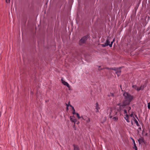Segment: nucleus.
I'll return each instance as SVG.
<instances>
[{
    "label": "nucleus",
    "instance_id": "nucleus-1",
    "mask_svg": "<svg viewBox=\"0 0 150 150\" xmlns=\"http://www.w3.org/2000/svg\"><path fill=\"white\" fill-rule=\"evenodd\" d=\"M123 95L124 97V99L123 101V104L121 105L120 104L118 105V106L120 108L121 106H125L129 104L133 98V96L127 92H124Z\"/></svg>",
    "mask_w": 150,
    "mask_h": 150
},
{
    "label": "nucleus",
    "instance_id": "nucleus-2",
    "mask_svg": "<svg viewBox=\"0 0 150 150\" xmlns=\"http://www.w3.org/2000/svg\"><path fill=\"white\" fill-rule=\"evenodd\" d=\"M124 114L126 115V116L125 118L127 122H129V121L128 120L129 119L131 120V122H133L134 121V122H138L137 119L138 120H139L137 115L132 114L130 115L129 116L127 114V110L124 109Z\"/></svg>",
    "mask_w": 150,
    "mask_h": 150
},
{
    "label": "nucleus",
    "instance_id": "nucleus-3",
    "mask_svg": "<svg viewBox=\"0 0 150 150\" xmlns=\"http://www.w3.org/2000/svg\"><path fill=\"white\" fill-rule=\"evenodd\" d=\"M121 110L120 108L119 107V109L117 110L116 109L111 110L110 114V117L112 118V121H117L118 120V117L116 115L117 112V111Z\"/></svg>",
    "mask_w": 150,
    "mask_h": 150
},
{
    "label": "nucleus",
    "instance_id": "nucleus-4",
    "mask_svg": "<svg viewBox=\"0 0 150 150\" xmlns=\"http://www.w3.org/2000/svg\"><path fill=\"white\" fill-rule=\"evenodd\" d=\"M88 35H86L83 37L79 41V44L80 45L84 43L88 39Z\"/></svg>",
    "mask_w": 150,
    "mask_h": 150
},
{
    "label": "nucleus",
    "instance_id": "nucleus-5",
    "mask_svg": "<svg viewBox=\"0 0 150 150\" xmlns=\"http://www.w3.org/2000/svg\"><path fill=\"white\" fill-rule=\"evenodd\" d=\"M112 69L115 71L116 73L117 74L118 76H119L121 72L120 68H114L111 69Z\"/></svg>",
    "mask_w": 150,
    "mask_h": 150
},
{
    "label": "nucleus",
    "instance_id": "nucleus-6",
    "mask_svg": "<svg viewBox=\"0 0 150 150\" xmlns=\"http://www.w3.org/2000/svg\"><path fill=\"white\" fill-rule=\"evenodd\" d=\"M81 117L83 120L86 121V122H89L90 121V119L86 116H82Z\"/></svg>",
    "mask_w": 150,
    "mask_h": 150
},
{
    "label": "nucleus",
    "instance_id": "nucleus-7",
    "mask_svg": "<svg viewBox=\"0 0 150 150\" xmlns=\"http://www.w3.org/2000/svg\"><path fill=\"white\" fill-rule=\"evenodd\" d=\"M139 144H141L144 143V144H145V141L144 140V139L143 137H141V138H139L138 140Z\"/></svg>",
    "mask_w": 150,
    "mask_h": 150
},
{
    "label": "nucleus",
    "instance_id": "nucleus-8",
    "mask_svg": "<svg viewBox=\"0 0 150 150\" xmlns=\"http://www.w3.org/2000/svg\"><path fill=\"white\" fill-rule=\"evenodd\" d=\"M131 139L132 141V142H133V144H134V146L133 147V149H134L135 150H137V147L136 146V144H135L134 140L132 138H131Z\"/></svg>",
    "mask_w": 150,
    "mask_h": 150
},
{
    "label": "nucleus",
    "instance_id": "nucleus-9",
    "mask_svg": "<svg viewBox=\"0 0 150 150\" xmlns=\"http://www.w3.org/2000/svg\"><path fill=\"white\" fill-rule=\"evenodd\" d=\"M62 83L65 85L67 87H69V85L68 83L63 80H62Z\"/></svg>",
    "mask_w": 150,
    "mask_h": 150
},
{
    "label": "nucleus",
    "instance_id": "nucleus-10",
    "mask_svg": "<svg viewBox=\"0 0 150 150\" xmlns=\"http://www.w3.org/2000/svg\"><path fill=\"white\" fill-rule=\"evenodd\" d=\"M145 87V86L144 85H142L140 87H138V91H139L140 90H143L144 88Z\"/></svg>",
    "mask_w": 150,
    "mask_h": 150
},
{
    "label": "nucleus",
    "instance_id": "nucleus-11",
    "mask_svg": "<svg viewBox=\"0 0 150 150\" xmlns=\"http://www.w3.org/2000/svg\"><path fill=\"white\" fill-rule=\"evenodd\" d=\"M73 146L74 148V150H79V148L78 145L74 144L73 145Z\"/></svg>",
    "mask_w": 150,
    "mask_h": 150
},
{
    "label": "nucleus",
    "instance_id": "nucleus-12",
    "mask_svg": "<svg viewBox=\"0 0 150 150\" xmlns=\"http://www.w3.org/2000/svg\"><path fill=\"white\" fill-rule=\"evenodd\" d=\"M132 87L133 88L136 90L137 91H138V87L136 85H132Z\"/></svg>",
    "mask_w": 150,
    "mask_h": 150
},
{
    "label": "nucleus",
    "instance_id": "nucleus-13",
    "mask_svg": "<svg viewBox=\"0 0 150 150\" xmlns=\"http://www.w3.org/2000/svg\"><path fill=\"white\" fill-rule=\"evenodd\" d=\"M108 45L109 44H106V43H105L104 44H102L101 45L103 47H105L107 46H108Z\"/></svg>",
    "mask_w": 150,
    "mask_h": 150
},
{
    "label": "nucleus",
    "instance_id": "nucleus-14",
    "mask_svg": "<svg viewBox=\"0 0 150 150\" xmlns=\"http://www.w3.org/2000/svg\"><path fill=\"white\" fill-rule=\"evenodd\" d=\"M96 110L99 109H100V108L99 107L97 103H96Z\"/></svg>",
    "mask_w": 150,
    "mask_h": 150
},
{
    "label": "nucleus",
    "instance_id": "nucleus-15",
    "mask_svg": "<svg viewBox=\"0 0 150 150\" xmlns=\"http://www.w3.org/2000/svg\"><path fill=\"white\" fill-rule=\"evenodd\" d=\"M76 114L77 117L79 119H80L81 118H82L81 116V117L80 116H79V114L78 113H76Z\"/></svg>",
    "mask_w": 150,
    "mask_h": 150
},
{
    "label": "nucleus",
    "instance_id": "nucleus-16",
    "mask_svg": "<svg viewBox=\"0 0 150 150\" xmlns=\"http://www.w3.org/2000/svg\"><path fill=\"white\" fill-rule=\"evenodd\" d=\"M110 41H109V40L108 39H107V40L105 42L106 44H109L110 43Z\"/></svg>",
    "mask_w": 150,
    "mask_h": 150
},
{
    "label": "nucleus",
    "instance_id": "nucleus-17",
    "mask_svg": "<svg viewBox=\"0 0 150 150\" xmlns=\"http://www.w3.org/2000/svg\"><path fill=\"white\" fill-rule=\"evenodd\" d=\"M72 109V110H73V112H72V113L73 114H76V112H75V110L74 109V108H73V109Z\"/></svg>",
    "mask_w": 150,
    "mask_h": 150
},
{
    "label": "nucleus",
    "instance_id": "nucleus-18",
    "mask_svg": "<svg viewBox=\"0 0 150 150\" xmlns=\"http://www.w3.org/2000/svg\"><path fill=\"white\" fill-rule=\"evenodd\" d=\"M126 108H127V110H128V112H129V110H130L131 109V108L130 107H129V106H127V107Z\"/></svg>",
    "mask_w": 150,
    "mask_h": 150
},
{
    "label": "nucleus",
    "instance_id": "nucleus-19",
    "mask_svg": "<svg viewBox=\"0 0 150 150\" xmlns=\"http://www.w3.org/2000/svg\"><path fill=\"white\" fill-rule=\"evenodd\" d=\"M108 96H113V93H110V94L108 95Z\"/></svg>",
    "mask_w": 150,
    "mask_h": 150
},
{
    "label": "nucleus",
    "instance_id": "nucleus-20",
    "mask_svg": "<svg viewBox=\"0 0 150 150\" xmlns=\"http://www.w3.org/2000/svg\"><path fill=\"white\" fill-rule=\"evenodd\" d=\"M69 103H70V102H69V104H67V103H65L66 106L67 107H69Z\"/></svg>",
    "mask_w": 150,
    "mask_h": 150
},
{
    "label": "nucleus",
    "instance_id": "nucleus-21",
    "mask_svg": "<svg viewBox=\"0 0 150 150\" xmlns=\"http://www.w3.org/2000/svg\"><path fill=\"white\" fill-rule=\"evenodd\" d=\"M6 2L7 3H9L10 2V0H6Z\"/></svg>",
    "mask_w": 150,
    "mask_h": 150
},
{
    "label": "nucleus",
    "instance_id": "nucleus-22",
    "mask_svg": "<svg viewBox=\"0 0 150 150\" xmlns=\"http://www.w3.org/2000/svg\"><path fill=\"white\" fill-rule=\"evenodd\" d=\"M135 123H136V125L137 126H139V122H135Z\"/></svg>",
    "mask_w": 150,
    "mask_h": 150
},
{
    "label": "nucleus",
    "instance_id": "nucleus-23",
    "mask_svg": "<svg viewBox=\"0 0 150 150\" xmlns=\"http://www.w3.org/2000/svg\"><path fill=\"white\" fill-rule=\"evenodd\" d=\"M108 45L110 47H111L112 46V44H109V45Z\"/></svg>",
    "mask_w": 150,
    "mask_h": 150
},
{
    "label": "nucleus",
    "instance_id": "nucleus-24",
    "mask_svg": "<svg viewBox=\"0 0 150 150\" xmlns=\"http://www.w3.org/2000/svg\"><path fill=\"white\" fill-rule=\"evenodd\" d=\"M69 106L72 108V109H73V108H74L70 104H69Z\"/></svg>",
    "mask_w": 150,
    "mask_h": 150
},
{
    "label": "nucleus",
    "instance_id": "nucleus-25",
    "mask_svg": "<svg viewBox=\"0 0 150 150\" xmlns=\"http://www.w3.org/2000/svg\"><path fill=\"white\" fill-rule=\"evenodd\" d=\"M66 110L67 111L68 110V107H66Z\"/></svg>",
    "mask_w": 150,
    "mask_h": 150
},
{
    "label": "nucleus",
    "instance_id": "nucleus-26",
    "mask_svg": "<svg viewBox=\"0 0 150 150\" xmlns=\"http://www.w3.org/2000/svg\"><path fill=\"white\" fill-rule=\"evenodd\" d=\"M138 130L139 129L140 130H141V127H139L138 128Z\"/></svg>",
    "mask_w": 150,
    "mask_h": 150
},
{
    "label": "nucleus",
    "instance_id": "nucleus-27",
    "mask_svg": "<svg viewBox=\"0 0 150 150\" xmlns=\"http://www.w3.org/2000/svg\"><path fill=\"white\" fill-rule=\"evenodd\" d=\"M96 112H98V109L96 110Z\"/></svg>",
    "mask_w": 150,
    "mask_h": 150
},
{
    "label": "nucleus",
    "instance_id": "nucleus-28",
    "mask_svg": "<svg viewBox=\"0 0 150 150\" xmlns=\"http://www.w3.org/2000/svg\"><path fill=\"white\" fill-rule=\"evenodd\" d=\"M115 39H113V40L112 42H114L115 41Z\"/></svg>",
    "mask_w": 150,
    "mask_h": 150
},
{
    "label": "nucleus",
    "instance_id": "nucleus-29",
    "mask_svg": "<svg viewBox=\"0 0 150 150\" xmlns=\"http://www.w3.org/2000/svg\"><path fill=\"white\" fill-rule=\"evenodd\" d=\"M137 132H138V133H139V130H138V129H137Z\"/></svg>",
    "mask_w": 150,
    "mask_h": 150
},
{
    "label": "nucleus",
    "instance_id": "nucleus-30",
    "mask_svg": "<svg viewBox=\"0 0 150 150\" xmlns=\"http://www.w3.org/2000/svg\"><path fill=\"white\" fill-rule=\"evenodd\" d=\"M113 42L112 41V42H111V43H110V44H112H112H113Z\"/></svg>",
    "mask_w": 150,
    "mask_h": 150
},
{
    "label": "nucleus",
    "instance_id": "nucleus-31",
    "mask_svg": "<svg viewBox=\"0 0 150 150\" xmlns=\"http://www.w3.org/2000/svg\"><path fill=\"white\" fill-rule=\"evenodd\" d=\"M79 122H76V124L77 125H78Z\"/></svg>",
    "mask_w": 150,
    "mask_h": 150
},
{
    "label": "nucleus",
    "instance_id": "nucleus-32",
    "mask_svg": "<svg viewBox=\"0 0 150 150\" xmlns=\"http://www.w3.org/2000/svg\"><path fill=\"white\" fill-rule=\"evenodd\" d=\"M74 126H75V123H76V122H74Z\"/></svg>",
    "mask_w": 150,
    "mask_h": 150
},
{
    "label": "nucleus",
    "instance_id": "nucleus-33",
    "mask_svg": "<svg viewBox=\"0 0 150 150\" xmlns=\"http://www.w3.org/2000/svg\"><path fill=\"white\" fill-rule=\"evenodd\" d=\"M131 123H132V125H133V122H131Z\"/></svg>",
    "mask_w": 150,
    "mask_h": 150
}]
</instances>
